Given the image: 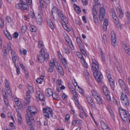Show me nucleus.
<instances>
[{
    "mask_svg": "<svg viewBox=\"0 0 130 130\" xmlns=\"http://www.w3.org/2000/svg\"><path fill=\"white\" fill-rule=\"evenodd\" d=\"M55 12H57L58 16L61 18L64 22V24L62 25V26L67 31L69 32L70 31V28L67 26L66 24L65 21L64 20H65L66 18L63 15L61 11L56 7H54L52 8L51 12L52 14L51 16L54 19H55V18L54 16L53 15V13H55Z\"/></svg>",
    "mask_w": 130,
    "mask_h": 130,
    "instance_id": "f257e3e1",
    "label": "nucleus"
},
{
    "mask_svg": "<svg viewBox=\"0 0 130 130\" xmlns=\"http://www.w3.org/2000/svg\"><path fill=\"white\" fill-rule=\"evenodd\" d=\"M43 112L44 116L47 118H49L50 116H52L53 111L52 109L49 107L43 108Z\"/></svg>",
    "mask_w": 130,
    "mask_h": 130,
    "instance_id": "f03ea898",
    "label": "nucleus"
},
{
    "mask_svg": "<svg viewBox=\"0 0 130 130\" xmlns=\"http://www.w3.org/2000/svg\"><path fill=\"white\" fill-rule=\"evenodd\" d=\"M49 57V55L48 53L39 54L37 56V58L38 61L41 63L43 62L44 60L47 61Z\"/></svg>",
    "mask_w": 130,
    "mask_h": 130,
    "instance_id": "7ed1b4c3",
    "label": "nucleus"
},
{
    "mask_svg": "<svg viewBox=\"0 0 130 130\" xmlns=\"http://www.w3.org/2000/svg\"><path fill=\"white\" fill-rule=\"evenodd\" d=\"M93 74L96 81L100 83L102 81L103 76L100 71L94 72Z\"/></svg>",
    "mask_w": 130,
    "mask_h": 130,
    "instance_id": "20e7f679",
    "label": "nucleus"
},
{
    "mask_svg": "<svg viewBox=\"0 0 130 130\" xmlns=\"http://www.w3.org/2000/svg\"><path fill=\"white\" fill-rule=\"evenodd\" d=\"M120 116L123 121H125L127 120L128 112L126 110H125L123 109H121L119 111Z\"/></svg>",
    "mask_w": 130,
    "mask_h": 130,
    "instance_id": "39448f33",
    "label": "nucleus"
},
{
    "mask_svg": "<svg viewBox=\"0 0 130 130\" xmlns=\"http://www.w3.org/2000/svg\"><path fill=\"white\" fill-rule=\"evenodd\" d=\"M33 116L29 113H27L26 115V118L28 124H30L35 122Z\"/></svg>",
    "mask_w": 130,
    "mask_h": 130,
    "instance_id": "423d86ee",
    "label": "nucleus"
},
{
    "mask_svg": "<svg viewBox=\"0 0 130 130\" xmlns=\"http://www.w3.org/2000/svg\"><path fill=\"white\" fill-rule=\"evenodd\" d=\"M28 110L27 113H29L33 116H35L36 113V109L33 106H29L28 107Z\"/></svg>",
    "mask_w": 130,
    "mask_h": 130,
    "instance_id": "0eeeda50",
    "label": "nucleus"
},
{
    "mask_svg": "<svg viewBox=\"0 0 130 130\" xmlns=\"http://www.w3.org/2000/svg\"><path fill=\"white\" fill-rule=\"evenodd\" d=\"M118 82L121 88L127 92L128 91L127 87L126 86L123 80L120 79L118 80Z\"/></svg>",
    "mask_w": 130,
    "mask_h": 130,
    "instance_id": "6e6552de",
    "label": "nucleus"
},
{
    "mask_svg": "<svg viewBox=\"0 0 130 130\" xmlns=\"http://www.w3.org/2000/svg\"><path fill=\"white\" fill-rule=\"evenodd\" d=\"M87 100L89 105L92 108L96 109V108L95 106L94 103L91 98L89 96H86Z\"/></svg>",
    "mask_w": 130,
    "mask_h": 130,
    "instance_id": "1a4fd4ad",
    "label": "nucleus"
},
{
    "mask_svg": "<svg viewBox=\"0 0 130 130\" xmlns=\"http://www.w3.org/2000/svg\"><path fill=\"white\" fill-rule=\"evenodd\" d=\"M99 66L98 62L95 60H93L92 65V70L93 71V72H94L99 71Z\"/></svg>",
    "mask_w": 130,
    "mask_h": 130,
    "instance_id": "9d476101",
    "label": "nucleus"
},
{
    "mask_svg": "<svg viewBox=\"0 0 130 130\" xmlns=\"http://www.w3.org/2000/svg\"><path fill=\"white\" fill-rule=\"evenodd\" d=\"M101 126L103 130H110L107 124L103 121L101 122Z\"/></svg>",
    "mask_w": 130,
    "mask_h": 130,
    "instance_id": "9b49d317",
    "label": "nucleus"
},
{
    "mask_svg": "<svg viewBox=\"0 0 130 130\" xmlns=\"http://www.w3.org/2000/svg\"><path fill=\"white\" fill-rule=\"evenodd\" d=\"M11 54L13 62L14 63V65L15 66V62L17 59L16 54L15 52L14 51H11Z\"/></svg>",
    "mask_w": 130,
    "mask_h": 130,
    "instance_id": "f8f14e48",
    "label": "nucleus"
},
{
    "mask_svg": "<svg viewBox=\"0 0 130 130\" xmlns=\"http://www.w3.org/2000/svg\"><path fill=\"white\" fill-rule=\"evenodd\" d=\"M35 20H36L37 23L39 24H40L42 22L41 17L40 15L38 14V15L35 18Z\"/></svg>",
    "mask_w": 130,
    "mask_h": 130,
    "instance_id": "ddd939ff",
    "label": "nucleus"
},
{
    "mask_svg": "<svg viewBox=\"0 0 130 130\" xmlns=\"http://www.w3.org/2000/svg\"><path fill=\"white\" fill-rule=\"evenodd\" d=\"M112 44L113 46H115L116 45V38L115 35L114 34H111Z\"/></svg>",
    "mask_w": 130,
    "mask_h": 130,
    "instance_id": "4468645a",
    "label": "nucleus"
},
{
    "mask_svg": "<svg viewBox=\"0 0 130 130\" xmlns=\"http://www.w3.org/2000/svg\"><path fill=\"white\" fill-rule=\"evenodd\" d=\"M122 105L125 107H128L129 104V102L128 99H126L123 100L121 101Z\"/></svg>",
    "mask_w": 130,
    "mask_h": 130,
    "instance_id": "2eb2a0df",
    "label": "nucleus"
},
{
    "mask_svg": "<svg viewBox=\"0 0 130 130\" xmlns=\"http://www.w3.org/2000/svg\"><path fill=\"white\" fill-rule=\"evenodd\" d=\"M108 21L107 19L104 20L103 25V30L104 31H106L107 29V26L108 25Z\"/></svg>",
    "mask_w": 130,
    "mask_h": 130,
    "instance_id": "dca6fc26",
    "label": "nucleus"
},
{
    "mask_svg": "<svg viewBox=\"0 0 130 130\" xmlns=\"http://www.w3.org/2000/svg\"><path fill=\"white\" fill-rule=\"evenodd\" d=\"M53 91L50 88L46 89L45 91L46 95L48 97L50 96L53 94Z\"/></svg>",
    "mask_w": 130,
    "mask_h": 130,
    "instance_id": "f3484780",
    "label": "nucleus"
},
{
    "mask_svg": "<svg viewBox=\"0 0 130 130\" xmlns=\"http://www.w3.org/2000/svg\"><path fill=\"white\" fill-rule=\"evenodd\" d=\"M107 108L109 110V113L110 114L111 117L112 118H113L114 116V115L112 110L110 106L109 105H108Z\"/></svg>",
    "mask_w": 130,
    "mask_h": 130,
    "instance_id": "a211bd4d",
    "label": "nucleus"
},
{
    "mask_svg": "<svg viewBox=\"0 0 130 130\" xmlns=\"http://www.w3.org/2000/svg\"><path fill=\"white\" fill-rule=\"evenodd\" d=\"M30 98H26L24 100V106H27L28 105L29 103L30 102Z\"/></svg>",
    "mask_w": 130,
    "mask_h": 130,
    "instance_id": "6ab92c4d",
    "label": "nucleus"
},
{
    "mask_svg": "<svg viewBox=\"0 0 130 130\" xmlns=\"http://www.w3.org/2000/svg\"><path fill=\"white\" fill-rule=\"evenodd\" d=\"M103 92L105 95L109 94L110 92L107 87L104 86L103 87Z\"/></svg>",
    "mask_w": 130,
    "mask_h": 130,
    "instance_id": "aec40b11",
    "label": "nucleus"
},
{
    "mask_svg": "<svg viewBox=\"0 0 130 130\" xmlns=\"http://www.w3.org/2000/svg\"><path fill=\"white\" fill-rule=\"evenodd\" d=\"M121 101H122L123 100H125V99H128L127 96L125 94H124L122 92H121Z\"/></svg>",
    "mask_w": 130,
    "mask_h": 130,
    "instance_id": "412c9836",
    "label": "nucleus"
},
{
    "mask_svg": "<svg viewBox=\"0 0 130 130\" xmlns=\"http://www.w3.org/2000/svg\"><path fill=\"white\" fill-rule=\"evenodd\" d=\"M92 93V95L93 96L94 98H96L97 96H98L99 95V94L95 90H92L91 91Z\"/></svg>",
    "mask_w": 130,
    "mask_h": 130,
    "instance_id": "4be33fe9",
    "label": "nucleus"
},
{
    "mask_svg": "<svg viewBox=\"0 0 130 130\" xmlns=\"http://www.w3.org/2000/svg\"><path fill=\"white\" fill-rule=\"evenodd\" d=\"M47 21L48 24L49 26L51 28H53L54 27V25L51 21L49 19H47Z\"/></svg>",
    "mask_w": 130,
    "mask_h": 130,
    "instance_id": "5701e85b",
    "label": "nucleus"
},
{
    "mask_svg": "<svg viewBox=\"0 0 130 130\" xmlns=\"http://www.w3.org/2000/svg\"><path fill=\"white\" fill-rule=\"evenodd\" d=\"M57 71L62 75H64V72L63 69L61 66H59L56 68Z\"/></svg>",
    "mask_w": 130,
    "mask_h": 130,
    "instance_id": "b1692460",
    "label": "nucleus"
},
{
    "mask_svg": "<svg viewBox=\"0 0 130 130\" xmlns=\"http://www.w3.org/2000/svg\"><path fill=\"white\" fill-rule=\"evenodd\" d=\"M96 100V102L98 103L99 104H102V101H101V99L99 95L98 96H97L96 98H94Z\"/></svg>",
    "mask_w": 130,
    "mask_h": 130,
    "instance_id": "393cba45",
    "label": "nucleus"
},
{
    "mask_svg": "<svg viewBox=\"0 0 130 130\" xmlns=\"http://www.w3.org/2000/svg\"><path fill=\"white\" fill-rule=\"evenodd\" d=\"M72 94L73 95V96L72 97V99L76 100H77V99H78V95L77 94V93L76 91L73 92Z\"/></svg>",
    "mask_w": 130,
    "mask_h": 130,
    "instance_id": "a878e982",
    "label": "nucleus"
},
{
    "mask_svg": "<svg viewBox=\"0 0 130 130\" xmlns=\"http://www.w3.org/2000/svg\"><path fill=\"white\" fill-rule=\"evenodd\" d=\"M18 120L19 124L21 125L22 123V118L20 114L18 113Z\"/></svg>",
    "mask_w": 130,
    "mask_h": 130,
    "instance_id": "bb28decb",
    "label": "nucleus"
},
{
    "mask_svg": "<svg viewBox=\"0 0 130 130\" xmlns=\"http://www.w3.org/2000/svg\"><path fill=\"white\" fill-rule=\"evenodd\" d=\"M56 61V59L55 58H53V60H51V61L49 64L50 66H52L53 67L55 65Z\"/></svg>",
    "mask_w": 130,
    "mask_h": 130,
    "instance_id": "cd10ccee",
    "label": "nucleus"
},
{
    "mask_svg": "<svg viewBox=\"0 0 130 130\" xmlns=\"http://www.w3.org/2000/svg\"><path fill=\"white\" fill-rule=\"evenodd\" d=\"M105 11L104 8L103 7H101L100 10L99 14H101L105 15Z\"/></svg>",
    "mask_w": 130,
    "mask_h": 130,
    "instance_id": "c85d7f7f",
    "label": "nucleus"
},
{
    "mask_svg": "<svg viewBox=\"0 0 130 130\" xmlns=\"http://www.w3.org/2000/svg\"><path fill=\"white\" fill-rule=\"evenodd\" d=\"M29 15L32 19H34V20L35 19V18L36 17L35 16V14L34 13V11L30 12Z\"/></svg>",
    "mask_w": 130,
    "mask_h": 130,
    "instance_id": "c756f323",
    "label": "nucleus"
},
{
    "mask_svg": "<svg viewBox=\"0 0 130 130\" xmlns=\"http://www.w3.org/2000/svg\"><path fill=\"white\" fill-rule=\"evenodd\" d=\"M112 18L114 20V21L118 20V19L117 17V15L115 12H112Z\"/></svg>",
    "mask_w": 130,
    "mask_h": 130,
    "instance_id": "7c9ffc66",
    "label": "nucleus"
},
{
    "mask_svg": "<svg viewBox=\"0 0 130 130\" xmlns=\"http://www.w3.org/2000/svg\"><path fill=\"white\" fill-rule=\"evenodd\" d=\"M4 21L2 20L0 17V27L1 28H2L4 27Z\"/></svg>",
    "mask_w": 130,
    "mask_h": 130,
    "instance_id": "2f4dec72",
    "label": "nucleus"
},
{
    "mask_svg": "<svg viewBox=\"0 0 130 130\" xmlns=\"http://www.w3.org/2000/svg\"><path fill=\"white\" fill-rule=\"evenodd\" d=\"M38 97H39V100L41 101H45V97L44 95L41 93V94Z\"/></svg>",
    "mask_w": 130,
    "mask_h": 130,
    "instance_id": "473e14b6",
    "label": "nucleus"
},
{
    "mask_svg": "<svg viewBox=\"0 0 130 130\" xmlns=\"http://www.w3.org/2000/svg\"><path fill=\"white\" fill-rule=\"evenodd\" d=\"M5 87L6 89L10 88L7 80L6 79H5Z\"/></svg>",
    "mask_w": 130,
    "mask_h": 130,
    "instance_id": "72a5a7b5",
    "label": "nucleus"
},
{
    "mask_svg": "<svg viewBox=\"0 0 130 130\" xmlns=\"http://www.w3.org/2000/svg\"><path fill=\"white\" fill-rule=\"evenodd\" d=\"M52 95L53 98L57 100L59 99L58 95L56 93H53Z\"/></svg>",
    "mask_w": 130,
    "mask_h": 130,
    "instance_id": "f704fd0d",
    "label": "nucleus"
},
{
    "mask_svg": "<svg viewBox=\"0 0 130 130\" xmlns=\"http://www.w3.org/2000/svg\"><path fill=\"white\" fill-rule=\"evenodd\" d=\"M73 100L75 102L76 105L78 108L80 109V106L79 104L78 99H77V100Z\"/></svg>",
    "mask_w": 130,
    "mask_h": 130,
    "instance_id": "c9c22d12",
    "label": "nucleus"
},
{
    "mask_svg": "<svg viewBox=\"0 0 130 130\" xmlns=\"http://www.w3.org/2000/svg\"><path fill=\"white\" fill-rule=\"evenodd\" d=\"M115 23L117 27L120 29H121L122 28L120 24H119L118 20L116 21H115Z\"/></svg>",
    "mask_w": 130,
    "mask_h": 130,
    "instance_id": "e433bc0d",
    "label": "nucleus"
},
{
    "mask_svg": "<svg viewBox=\"0 0 130 130\" xmlns=\"http://www.w3.org/2000/svg\"><path fill=\"white\" fill-rule=\"evenodd\" d=\"M29 29L30 31L32 32H35L36 31V27L34 26H31L29 27Z\"/></svg>",
    "mask_w": 130,
    "mask_h": 130,
    "instance_id": "4c0bfd02",
    "label": "nucleus"
},
{
    "mask_svg": "<svg viewBox=\"0 0 130 130\" xmlns=\"http://www.w3.org/2000/svg\"><path fill=\"white\" fill-rule=\"evenodd\" d=\"M75 7H75V10L76 12L78 14L80 13L81 11L80 8L77 6H75ZM74 7H75V6Z\"/></svg>",
    "mask_w": 130,
    "mask_h": 130,
    "instance_id": "58836bf2",
    "label": "nucleus"
},
{
    "mask_svg": "<svg viewBox=\"0 0 130 130\" xmlns=\"http://www.w3.org/2000/svg\"><path fill=\"white\" fill-rule=\"evenodd\" d=\"M27 88L29 90V91H30V92L31 93H33L34 92V90L33 88L29 85H28Z\"/></svg>",
    "mask_w": 130,
    "mask_h": 130,
    "instance_id": "ea45409f",
    "label": "nucleus"
},
{
    "mask_svg": "<svg viewBox=\"0 0 130 130\" xmlns=\"http://www.w3.org/2000/svg\"><path fill=\"white\" fill-rule=\"evenodd\" d=\"M95 24L98 25V21L97 16H93Z\"/></svg>",
    "mask_w": 130,
    "mask_h": 130,
    "instance_id": "a19ab883",
    "label": "nucleus"
},
{
    "mask_svg": "<svg viewBox=\"0 0 130 130\" xmlns=\"http://www.w3.org/2000/svg\"><path fill=\"white\" fill-rule=\"evenodd\" d=\"M27 6L26 5H22L21 9L22 11H24L25 10H27L28 9Z\"/></svg>",
    "mask_w": 130,
    "mask_h": 130,
    "instance_id": "79ce46f5",
    "label": "nucleus"
},
{
    "mask_svg": "<svg viewBox=\"0 0 130 130\" xmlns=\"http://www.w3.org/2000/svg\"><path fill=\"white\" fill-rule=\"evenodd\" d=\"M112 100L113 104L115 105L118 106V103L114 97H113L112 98Z\"/></svg>",
    "mask_w": 130,
    "mask_h": 130,
    "instance_id": "37998d69",
    "label": "nucleus"
},
{
    "mask_svg": "<svg viewBox=\"0 0 130 130\" xmlns=\"http://www.w3.org/2000/svg\"><path fill=\"white\" fill-rule=\"evenodd\" d=\"M106 75H107L108 78H110L111 77V75L110 74V72L108 70H106L105 71Z\"/></svg>",
    "mask_w": 130,
    "mask_h": 130,
    "instance_id": "c03bdc74",
    "label": "nucleus"
},
{
    "mask_svg": "<svg viewBox=\"0 0 130 130\" xmlns=\"http://www.w3.org/2000/svg\"><path fill=\"white\" fill-rule=\"evenodd\" d=\"M65 39L66 41L68 43V44L70 43H71L72 41L69 37L68 36H66V37H65Z\"/></svg>",
    "mask_w": 130,
    "mask_h": 130,
    "instance_id": "a18cd8bd",
    "label": "nucleus"
},
{
    "mask_svg": "<svg viewBox=\"0 0 130 130\" xmlns=\"http://www.w3.org/2000/svg\"><path fill=\"white\" fill-rule=\"evenodd\" d=\"M99 14V19L100 21L101 22H102L104 19V17L105 16V15H103Z\"/></svg>",
    "mask_w": 130,
    "mask_h": 130,
    "instance_id": "49530a36",
    "label": "nucleus"
},
{
    "mask_svg": "<svg viewBox=\"0 0 130 130\" xmlns=\"http://www.w3.org/2000/svg\"><path fill=\"white\" fill-rule=\"evenodd\" d=\"M7 92L9 96H11L12 95V92L11 91L10 88L6 89Z\"/></svg>",
    "mask_w": 130,
    "mask_h": 130,
    "instance_id": "de8ad7c7",
    "label": "nucleus"
},
{
    "mask_svg": "<svg viewBox=\"0 0 130 130\" xmlns=\"http://www.w3.org/2000/svg\"><path fill=\"white\" fill-rule=\"evenodd\" d=\"M76 54L79 58L80 59L83 57L82 55L78 52H76Z\"/></svg>",
    "mask_w": 130,
    "mask_h": 130,
    "instance_id": "09e8293b",
    "label": "nucleus"
},
{
    "mask_svg": "<svg viewBox=\"0 0 130 130\" xmlns=\"http://www.w3.org/2000/svg\"><path fill=\"white\" fill-rule=\"evenodd\" d=\"M43 80L41 79V78H38L36 80V81L37 83L38 84H41L43 81Z\"/></svg>",
    "mask_w": 130,
    "mask_h": 130,
    "instance_id": "8fccbe9b",
    "label": "nucleus"
},
{
    "mask_svg": "<svg viewBox=\"0 0 130 130\" xmlns=\"http://www.w3.org/2000/svg\"><path fill=\"white\" fill-rule=\"evenodd\" d=\"M61 59V61L62 63L65 65L67 64V61L66 59L64 58L63 59Z\"/></svg>",
    "mask_w": 130,
    "mask_h": 130,
    "instance_id": "3c124183",
    "label": "nucleus"
},
{
    "mask_svg": "<svg viewBox=\"0 0 130 130\" xmlns=\"http://www.w3.org/2000/svg\"><path fill=\"white\" fill-rule=\"evenodd\" d=\"M22 4H21L18 3L16 4L15 7L17 9H21Z\"/></svg>",
    "mask_w": 130,
    "mask_h": 130,
    "instance_id": "603ef678",
    "label": "nucleus"
},
{
    "mask_svg": "<svg viewBox=\"0 0 130 130\" xmlns=\"http://www.w3.org/2000/svg\"><path fill=\"white\" fill-rule=\"evenodd\" d=\"M43 7L44 6H42L40 5L39 8V10H40V12L41 14H43V11L42 10V9Z\"/></svg>",
    "mask_w": 130,
    "mask_h": 130,
    "instance_id": "864d4df0",
    "label": "nucleus"
},
{
    "mask_svg": "<svg viewBox=\"0 0 130 130\" xmlns=\"http://www.w3.org/2000/svg\"><path fill=\"white\" fill-rule=\"evenodd\" d=\"M14 101L17 106H18L19 105L21 104L20 102L18 99H14Z\"/></svg>",
    "mask_w": 130,
    "mask_h": 130,
    "instance_id": "5fc2aeb1",
    "label": "nucleus"
},
{
    "mask_svg": "<svg viewBox=\"0 0 130 130\" xmlns=\"http://www.w3.org/2000/svg\"><path fill=\"white\" fill-rule=\"evenodd\" d=\"M116 9L118 11H119V13H120L121 15L123 14L122 11V10L120 8H118Z\"/></svg>",
    "mask_w": 130,
    "mask_h": 130,
    "instance_id": "6e6d98bb",
    "label": "nucleus"
},
{
    "mask_svg": "<svg viewBox=\"0 0 130 130\" xmlns=\"http://www.w3.org/2000/svg\"><path fill=\"white\" fill-rule=\"evenodd\" d=\"M78 88H79V92L81 94L83 95H84V92L83 91V90L79 88V87H78Z\"/></svg>",
    "mask_w": 130,
    "mask_h": 130,
    "instance_id": "4d7b16f0",
    "label": "nucleus"
},
{
    "mask_svg": "<svg viewBox=\"0 0 130 130\" xmlns=\"http://www.w3.org/2000/svg\"><path fill=\"white\" fill-rule=\"evenodd\" d=\"M103 42L104 43H105L107 41V38L106 35L105 34H103Z\"/></svg>",
    "mask_w": 130,
    "mask_h": 130,
    "instance_id": "13d9d810",
    "label": "nucleus"
},
{
    "mask_svg": "<svg viewBox=\"0 0 130 130\" xmlns=\"http://www.w3.org/2000/svg\"><path fill=\"white\" fill-rule=\"evenodd\" d=\"M126 15L127 17L128 20L130 22V13L128 12H127Z\"/></svg>",
    "mask_w": 130,
    "mask_h": 130,
    "instance_id": "bf43d9fd",
    "label": "nucleus"
},
{
    "mask_svg": "<svg viewBox=\"0 0 130 130\" xmlns=\"http://www.w3.org/2000/svg\"><path fill=\"white\" fill-rule=\"evenodd\" d=\"M18 34L17 32H15L14 33L13 35V38H17L18 36Z\"/></svg>",
    "mask_w": 130,
    "mask_h": 130,
    "instance_id": "052dcab7",
    "label": "nucleus"
},
{
    "mask_svg": "<svg viewBox=\"0 0 130 130\" xmlns=\"http://www.w3.org/2000/svg\"><path fill=\"white\" fill-rule=\"evenodd\" d=\"M30 91H27L26 93V98H31L30 95Z\"/></svg>",
    "mask_w": 130,
    "mask_h": 130,
    "instance_id": "680f3d73",
    "label": "nucleus"
},
{
    "mask_svg": "<svg viewBox=\"0 0 130 130\" xmlns=\"http://www.w3.org/2000/svg\"><path fill=\"white\" fill-rule=\"evenodd\" d=\"M43 45V42L42 41H40L38 44V46L39 47H41Z\"/></svg>",
    "mask_w": 130,
    "mask_h": 130,
    "instance_id": "e2e57ef3",
    "label": "nucleus"
},
{
    "mask_svg": "<svg viewBox=\"0 0 130 130\" xmlns=\"http://www.w3.org/2000/svg\"><path fill=\"white\" fill-rule=\"evenodd\" d=\"M53 67L52 66H50L49 67L48 69L49 72H52L53 71Z\"/></svg>",
    "mask_w": 130,
    "mask_h": 130,
    "instance_id": "0e129e2a",
    "label": "nucleus"
},
{
    "mask_svg": "<svg viewBox=\"0 0 130 130\" xmlns=\"http://www.w3.org/2000/svg\"><path fill=\"white\" fill-rule=\"evenodd\" d=\"M80 51L81 53L83 55H84L85 56H86V55H87V54L86 52L84 50H83V49L80 48Z\"/></svg>",
    "mask_w": 130,
    "mask_h": 130,
    "instance_id": "69168bd1",
    "label": "nucleus"
},
{
    "mask_svg": "<svg viewBox=\"0 0 130 130\" xmlns=\"http://www.w3.org/2000/svg\"><path fill=\"white\" fill-rule=\"evenodd\" d=\"M105 95L107 99V100L109 102H110L111 101V100L109 94H108L107 95Z\"/></svg>",
    "mask_w": 130,
    "mask_h": 130,
    "instance_id": "338daca9",
    "label": "nucleus"
},
{
    "mask_svg": "<svg viewBox=\"0 0 130 130\" xmlns=\"http://www.w3.org/2000/svg\"><path fill=\"white\" fill-rule=\"evenodd\" d=\"M125 51L128 54L130 55V48L128 47L127 48H125Z\"/></svg>",
    "mask_w": 130,
    "mask_h": 130,
    "instance_id": "774afa93",
    "label": "nucleus"
}]
</instances>
